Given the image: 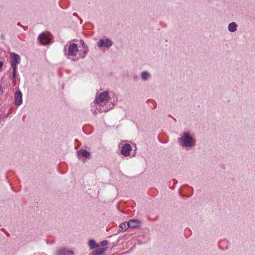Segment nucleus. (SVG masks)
<instances>
[{
	"label": "nucleus",
	"instance_id": "nucleus-1",
	"mask_svg": "<svg viewBox=\"0 0 255 255\" xmlns=\"http://www.w3.org/2000/svg\"><path fill=\"white\" fill-rule=\"evenodd\" d=\"M179 145L184 148L191 149L196 145V139L188 132H184L177 139Z\"/></svg>",
	"mask_w": 255,
	"mask_h": 255
},
{
	"label": "nucleus",
	"instance_id": "nucleus-2",
	"mask_svg": "<svg viewBox=\"0 0 255 255\" xmlns=\"http://www.w3.org/2000/svg\"><path fill=\"white\" fill-rule=\"evenodd\" d=\"M79 52L77 45L75 43H70L66 45L64 48V55L66 57L73 61L76 60L77 58V54Z\"/></svg>",
	"mask_w": 255,
	"mask_h": 255
},
{
	"label": "nucleus",
	"instance_id": "nucleus-3",
	"mask_svg": "<svg viewBox=\"0 0 255 255\" xmlns=\"http://www.w3.org/2000/svg\"><path fill=\"white\" fill-rule=\"evenodd\" d=\"M110 99L109 92L104 91L96 96L94 102L95 103L102 106L108 102Z\"/></svg>",
	"mask_w": 255,
	"mask_h": 255
},
{
	"label": "nucleus",
	"instance_id": "nucleus-4",
	"mask_svg": "<svg viewBox=\"0 0 255 255\" xmlns=\"http://www.w3.org/2000/svg\"><path fill=\"white\" fill-rule=\"evenodd\" d=\"M113 45V42L109 39H100L97 43V46L99 48H109Z\"/></svg>",
	"mask_w": 255,
	"mask_h": 255
},
{
	"label": "nucleus",
	"instance_id": "nucleus-5",
	"mask_svg": "<svg viewBox=\"0 0 255 255\" xmlns=\"http://www.w3.org/2000/svg\"><path fill=\"white\" fill-rule=\"evenodd\" d=\"M132 150L131 146L129 144H124L122 145L121 150V153L125 156H128Z\"/></svg>",
	"mask_w": 255,
	"mask_h": 255
},
{
	"label": "nucleus",
	"instance_id": "nucleus-6",
	"mask_svg": "<svg viewBox=\"0 0 255 255\" xmlns=\"http://www.w3.org/2000/svg\"><path fill=\"white\" fill-rule=\"evenodd\" d=\"M10 56L11 58L10 64L18 65L20 63L21 58L18 54L12 52L10 54Z\"/></svg>",
	"mask_w": 255,
	"mask_h": 255
},
{
	"label": "nucleus",
	"instance_id": "nucleus-7",
	"mask_svg": "<svg viewBox=\"0 0 255 255\" xmlns=\"http://www.w3.org/2000/svg\"><path fill=\"white\" fill-rule=\"evenodd\" d=\"M22 102V94L20 90H17L15 94L14 103L17 106H19Z\"/></svg>",
	"mask_w": 255,
	"mask_h": 255
},
{
	"label": "nucleus",
	"instance_id": "nucleus-8",
	"mask_svg": "<svg viewBox=\"0 0 255 255\" xmlns=\"http://www.w3.org/2000/svg\"><path fill=\"white\" fill-rule=\"evenodd\" d=\"M38 40L42 44H47L49 43L50 39L44 33H41L38 37Z\"/></svg>",
	"mask_w": 255,
	"mask_h": 255
},
{
	"label": "nucleus",
	"instance_id": "nucleus-9",
	"mask_svg": "<svg viewBox=\"0 0 255 255\" xmlns=\"http://www.w3.org/2000/svg\"><path fill=\"white\" fill-rule=\"evenodd\" d=\"M78 156L79 158H81V157L88 158L90 156V153L85 150L80 149L77 152Z\"/></svg>",
	"mask_w": 255,
	"mask_h": 255
},
{
	"label": "nucleus",
	"instance_id": "nucleus-10",
	"mask_svg": "<svg viewBox=\"0 0 255 255\" xmlns=\"http://www.w3.org/2000/svg\"><path fill=\"white\" fill-rule=\"evenodd\" d=\"M107 248L104 247L101 249H97L92 251L90 255H102L106 250Z\"/></svg>",
	"mask_w": 255,
	"mask_h": 255
},
{
	"label": "nucleus",
	"instance_id": "nucleus-11",
	"mask_svg": "<svg viewBox=\"0 0 255 255\" xmlns=\"http://www.w3.org/2000/svg\"><path fill=\"white\" fill-rule=\"evenodd\" d=\"M141 225V222L138 220H131L128 222L129 228H135L139 227Z\"/></svg>",
	"mask_w": 255,
	"mask_h": 255
},
{
	"label": "nucleus",
	"instance_id": "nucleus-12",
	"mask_svg": "<svg viewBox=\"0 0 255 255\" xmlns=\"http://www.w3.org/2000/svg\"><path fill=\"white\" fill-rule=\"evenodd\" d=\"M58 255H73L74 252L66 249H62L57 251Z\"/></svg>",
	"mask_w": 255,
	"mask_h": 255
},
{
	"label": "nucleus",
	"instance_id": "nucleus-13",
	"mask_svg": "<svg viewBox=\"0 0 255 255\" xmlns=\"http://www.w3.org/2000/svg\"><path fill=\"white\" fill-rule=\"evenodd\" d=\"M82 46L83 47V50L82 52H80L78 53V54L80 58H84L85 57L86 55H87V54L88 53V47L85 45V43H84L83 41L82 42Z\"/></svg>",
	"mask_w": 255,
	"mask_h": 255
},
{
	"label": "nucleus",
	"instance_id": "nucleus-14",
	"mask_svg": "<svg viewBox=\"0 0 255 255\" xmlns=\"http://www.w3.org/2000/svg\"><path fill=\"white\" fill-rule=\"evenodd\" d=\"M237 24L236 22H231L228 26V31L230 32H234L237 31Z\"/></svg>",
	"mask_w": 255,
	"mask_h": 255
},
{
	"label": "nucleus",
	"instance_id": "nucleus-15",
	"mask_svg": "<svg viewBox=\"0 0 255 255\" xmlns=\"http://www.w3.org/2000/svg\"><path fill=\"white\" fill-rule=\"evenodd\" d=\"M129 228L128 222H123L120 224L119 226V230L120 232H124Z\"/></svg>",
	"mask_w": 255,
	"mask_h": 255
},
{
	"label": "nucleus",
	"instance_id": "nucleus-16",
	"mask_svg": "<svg viewBox=\"0 0 255 255\" xmlns=\"http://www.w3.org/2000/svg\"><path fill=\"white\" fill-rule=\"evenodd\" d=\"M150 73L147 71H144L141 74V79L144 81L147 80L150 78Z\"/></svg>",
	"mask_w": 255,
	"mask_h": 255
},
{
	"label": "nucleus",
	"instance_id": "nucleus-17",
	"mask_svg": "<svg viewBox=\"0 0 255 255\" xmlns=\"http://www.w3.org/2000/svg\"><path fill=\"white\" fill-rule=\"evenodd\" d=\"M88 246L91 249H93L99 246V245L96 243L95 241L93 239L89 241Z\"/></svg>",
	"mask_w": 255,
	"mask_h": 255
},
{
	"label": "nucleus",
	"instance_id": "nucleus-18",
	"mask_svg": "<svg viewBox=\"0 0 255 255\" xmlns=\"http://www.w3.org/2000/svg\"><path fill=\"white\" fill-rule=\"evenodd\" d=\"M114 107V104L112 103H111L110 104V106H109V108H106L105 109H103V111L105 112H108L109 110H110V109H112L113 107Z\"/></svg>",
	"mask_w": 255,
	"mask_h": 255
},
{
	"label": "nucleus",
	"instance_id": "nucleus-19",
	"mask_svg": "<svg viewBox=\"0 0 255 255\" xmlns=\"http://www.w3.org/2000/svg\"><path fill=\"white\" fill-rule=\"evenodd\" d=\"M11 66L13 69V72H17V65L11 64Z\"/></svg>",
	"mask_w": 255,
	"mask_h": 255
},
{
	"label": "nucleus",
	"instance_id": "nucleus-20",
	"mask_svg": "<svg viewBox=\"0 0 255 255\" xmlns=\"http://www.w3.org/2000/svg\"><path fill=\"white\" fill-rule=\"evenodd\" d=\"M108 242L107 240H103L100 242L101 246H105L107 245Z\"/></svg>",
	"mask_w": 255,
	"mask_h": 255
},
{
	"label": "nucleus",
	"instance_id": "nucleus-21",
	"mask_svg": "<svg viewBox=\"0 0 255 255\" xmlns=\"http://www.w3.org/2000/svg\"><path fill=\"white\" fill-rule=\"evenodd\" d=\"M16 73L17 72H13V75H12V80L13 81H14L15 79L17 78V76H16Z\"/></svg>",
	"mask_w": 255,
	"mask_h": 255
},
{
	"label": "nucleus",
	"instance_id": "nucleus-22",
	"mask_svg": "<svg viewBox=\"0 0 255 255\" xmlns=\"http://www.w3.org/2000/svg\"><path fill=\"white\" fill-rule=\"evenodd\" d=\"M3 93V87L0 84V95L2 94Z\"/></svg>",
	"mask_w": 255,
	"mask_h": 255
},
{
	"label": "nucleus",
	"instance_id": "nucleus-23",
	"mask_svg": "<svg viewBox=\"0 0 255 255\" xmlns=\"http://www.w3.org/2000/svg\"><path fill=\"white\" fill-rule=\"evenodd\" d=\"M3 65V62L2 61H0V69L2 68Z\"/></svg>",
	"mask_w": 255,
	"mask_h": 255
},
{
	"label": "nucleus",
	"instance_id": "nucleus-24",
	"mask_svg": "<svg viewBox=\"0 0 255 255\" xmlns=\"http://www.w3.org/2000/svg\"><path fill=\"white\" fill-rule=\"evenodd\" d=\"M9 116V114L8 113L6 115V117H7Z\"/></svg>",
	"mask_w": 255,
	"mask_h": 255
}]
</instances>
